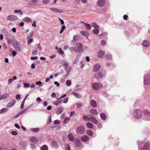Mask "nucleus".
Listing matches in <instances>:
<instances>
[{
    "label": "nucleus",
    "mask_w": 150,
    "mask_h": 150,
    "mask_svg": "<svg viewBox=\"0 0 150 150\" xmlns=\"http://www.w3.org/2000/svg\"><path fill=\"white\" fill-rule=\"evenodd\" d=\"M139 150H148L150 149V142L146 141V139L139 142Z\"/></svg>",
    "instance_id": "1"
},
{
    "label": "nucleus",
    "mask_w": 150,
    "mask_h": 150,
    "mask_svg": "<svg viewBox=\"0 0 150 150\" xmlns=\"http://www.w3.org/2000/svg\"><path fill=\"white\" fill-rule=\"evenodd\" d=\"M13 45L14 48L17 51L19 52L21 51L22 49L19 42L16 40H13Z\"/></svg>",
    "instance_id": "2"
},
{
    "label": "nucleus",
    "mask_w": 150,
    "mask_h": 150,
    "mask_svg": "<svg viewBox=\"0 0 150 150\" xmlns=\"http://www.w3.org/2000/svg\"><path fill=\"white\" fill-rule=\"evenodd\" d=\"M144 85H148L150 83V75L146 74L144 76Z\"/></svg>",
    "instance_id": "3"
},
{
    "label": "nucleus",
    "mask_w": 150,
    "mask_h": 150,
    "mask_svg": "<svg viewBox=\"0 0 150 150\" xmlns=\"http://www.w3.org/2000/svg\"><path fill=\"white\" fill-rule=\"evenodd\" d=\"M142 115V112L139 109H135L134 110V116L136 118L139 119Z\"/></svg>",
    "instance_id": "4"
},
{
    "label": "nucleus",
    "mask_w": 150,
    "mask_h": 150,
    "mask_svg": "<svg viewBox=\"0 0 150 150\" xmlns=\"http://www.w3.org/2000/svg\"><path fill=\"white\" fill-rule=\"evenodd\" d=\"M75 146L74 147V150H79V147L81 146V142L79 139H75L74 141Z\"/></svg>",
    "instance_id": "5"
},
{
    "label": "nucleus",
    "mask_w": 150,
    "mask_h": 150,
    "mask_svg": "<svg viewBox=\"0 0 150 150\" xmlns=\"http://www.w3.org/2000/svg\"><path fill=\"white\" fill-rule=\"evenodd\" d=\"M84 128L82 126H79L76 129V132L78 134H82L84 132Z\"/></svg>",
    "instance_id": "6"
},
{
    "label": "nucleus",
    "mask_w": 150,
    "mask_h": 150,
    "mask_svg": "<svg viewBox=\"0 0 150 150\" xmlns=\"http://www.w3.org/2000/svg\"><path fill=\"white\" fill-rule=\"evenodd\" d=\"M102 87V85L100 83H94L92 85V88L95 90H98Z\"/></svg>",
    "instance_id": "7"
},
{
    "label": "nucleus",
    "mask_w": 150,
    "mask_h": 150,
    "mask_svg": "<svg viewBox=\"0 0 150 150\" xmlns=\"http://www.w3.org/2000/svg\"><path fill=\"white\" fill-rule=\"evenodd\" d=\"M83 50V45L81 43H79L77 45L76 49L75 50V52H82Z\"/></svg>",
    "instance_id": "8"
},
{
    "label": "nucleus",
    "mask_w": 150,
    "mask_h": 150,
    "mask_svg": "<svg viewBox=\"0 0 150 150\" xmlns=\"http://www.w3.org/2000/svg\"><path fill=\"white\" fill-rule=\"evenodd\" d=\"M7 19L11 21L17 20L18 19V18L16 16L13 15H10L7 16Z\"/></svg>",
    "instance_id": "9"
},
{
    "label": "nucleus",
    "mask_w": 150,
    "mask_h": 150,
    "mask_svg": "<svg viewBox=\"0 0 150 150\" xmlns=\"http://www.w3.org/2000/svg\"><path fill=\"white\" fill-rule=\"evenodd\" d=\"M61 64L64 67L65 70H66L68 68L69 63L68 62L65 60H62L60 62Z\"/></svg>",
    "instance_id": "10"
},
{
    "label": "nucleus",
    "mask_w": 150,
    "mask_h": 150,
    "mask_svg": "<svg viewBox=\"0 0 150 150\" xmlns=\"http://www.w3.org/2000/svg\"><path fill=\"white\" fill-rule=\"evenodd\" d=\"M94 77L97 79H100L103 77V74L101 72H98L96 73L94 75Z\"/></svg>",
    "instance_id": "11"
},
{
    "label": "nucleus",
    "mask_w": 150,
    "mask_h": 150,
    "mask_svg": "<svg viewBox=\"0 0 150 150\" xmlns=\"http://www.w3.org/2000/svg\"><path fill=\"white\" fill-rule=\"evenodd\" d=\"M105 4V0H98L97 1V4L100 7H103Z\"/></svg>",
    "instance_id": "12"
},
{
    "label": "nucleus",
    "mask_w": 150,
    "mask_h": 150,
    "mask_svg": "<svg viewBox=\"0 0 150 150\" xmlns=\"http://www.w3.org/2000/svg\"><path fill=\"white\" fill-rule=\"evenodd\" d=\"M143 112L144 115L148 116L147 118H146V120H150V112L147 109H145Z\"/></svg>",
    "instance_id": "13"
},
{
    "label": "nucleus",
    "mask_w": 150,
    "mask_h": 150,
    "mask_svg": "<svg viewBox=\"0 0 150 150\" xmlns=\"http://www.w3.org/2000/svg\"><path fill=\"white\" fill-rule=\"evenodd\" d=\"M16 102V100H13L10 101L6 105V107L7 108H11L13 106Z\"/></svg>",
    "instance_id": "14"
},
{
    "label": "nucleus",
    "mask_w": 150,
    "mask_h": 150,
    "mask_svg": "<svg viewBox=\"0 0 150 150\" xmlns=\"http://www.w3.org/2000/svg\"><path fill=\"white\" fill-rule=\"evenodd\" d=\"M89 139V137L86 135L83 136L81 138V140L83 142H87Z\"/></svg>",
    "instance_id": "15"
},
{
    "label": "nucleus",
    "mask_w": 150,
    "mask_h": 150,
    "mask_svg": "<svg viewBox=\"0 0 150 150\" xmlns=\"http://www.w3.org/2000/svg\"><path fill=\"white\" fill-rule=\"evenodd\" d=\"M64 108L62 107H58L56 111V113L57 115H59L62 113L63 111Z\"/></svg>",
    "instance_id": "16"
},
{
    "label": "nucleus",
    "mask_w": 150,
    "mask_h": 150,
    "mask_svg": "<svg viewBox=\"0 0 150 150\" xmlns=\"http://www.w3.org/2000/svg\"><path fill=\"white\" fill-rule=\"evenodd\" d=\"M100 65L98 64H95L93 67V71L94 72H96L98 71L100 68Z\"/></svg>",
    "instance_id": "17"
},
{
    "label": "nucleus",
    "mask_w": 150,
    "mask_h": 150,
    "mask_svg": "<svg viewBox=\"0 0 150 150\" xmlns=\"http://www.w3.org/2000/svg\"><path fill=\"white\" fill-rule=\"evenodd\" d=\"M51 145L52 147L56 149H57L59 146L57 143L55 141H53L52 142Z\"/></svg>",
    "instance_id": "18"
},
{
    "label": "nucleus",
    "mask_w": 150,
    "mask_h": 150,
    "mask_svg": "<svg viewBox=\"0 0 150 150\" xmlns=\"http://www.w3.org/2000/svg\"><path fill=\"white\" fill-rule=\"evenodd\" d=\"M89 112L95 115H96L98 114V112L96 109L95 108L91 109L89 110Z\"/></svg>",
    "instance_id": "19"
},
{
    "label": "nucleus",
    "mask_w": 150,
    "mask_h": 150,
    "mask_svg": "<svg viewBox=\"0 0 150 150\" xmlns=\"http://www.w3.org/2000/svg\"><path fill=\"white\" fill-rule=\"evenodd\" d=\"M38 140V139L35 137L32 136L30 138V141L35 143H37Z\"/></svg>",
    "instance_id": "20"
},
{
    "label": "nucleus",
    "mask_w": 150,
    "mask_h": 150,
    "mask_svg": "<svg viewBox=\"0 0 150 150\" xmlns=\"http://www.w3.org/2000/svg\"><path fill=\"white\" fill-rule=\"evenodd\" d=\"M90 105L91 107L93 108H95L97 106L96 102L93 100H91L90 102Z\"/></svg>",
    "instance_id": "21"
},
{
    "label": "nucleus",
    "mask_w": 150,
    "mask_h": 150,
    "mask_svg": "<svg viewBox=\"0 0 150 150\" xmlns=\"http://www.w3.org/2000/svg\"><path fill=\"white\" fill-rule=\"evenodd\" d=\"M80 33L82 35L87 38L89 35L88 32L86 31L81 30L80 31Z\"/></svg>",
    "instance_id": "22"
},
{
    "label": "nucleus",
    "mask_w": 150,
    "mask_h": 150,
    "mask_svg": "<svg viewBox=\"0 0 150 150\" xmlns=\"http://www.w3.org/2000/svg\"><path fill=\"white\" fill-rule=\"evenodd\" d=\"M90 121H91L95 124H97L98 123V121L96 119V117L94 116H91L90 117Z\"/></svg>",
    "instance_id": "23"
},
{
    "label": "nucleus",
    "mask_w": 150,
    "mask_h": 150,
    "mask_svg": "<svg viewBox=\"0 0 150 150\" xmlns=\"http://www.w3.org/2000/svg\"><path fill=\"white\" fill-rule=\"evenodd\" d=\"M67 137L70 141L72 142L74 141V136L71 133H69L68 134Z\"/></svg>",
    "instance_id": "24"
},
{
    "label": "nucleus",
    "mask_w": 150,
    "mask_h": 150,
    "mask_svg": "<svg viewBox=\"0 0 150 150\" xmlns=\"http://www.w3.org/2000/svg\"><path fill=\"white\" fill-rule=\"evenodd\" d=\"M55 48L58 53L62 55L64 54V52L61 48H59L57 47H56Z\"/></svg>",
    "instance_id": "25"
},
{
    "label": "nucleus",
    "mask_w": 150,
    "mask_h": 150,
    "mask_svg": "<svg viewBox=\"0 0 150 150\" xmlns=\"http://www.w3.org/2000/svg\"><path fill=\"white\" fill-rule=\"evenodd\" d=\"M104 52L101 50L99 51L98 54V57L99 58L102 57L104 55Z\"/></svg>",
    "instance_id": "26"
},
{
    "label": "nucleus",
    "mask_w": 150,
    "mask_h": 150,
    "mask_svg": "<svg viewBox=\"0 0 150 150\" xmlns=\"http://www.w3.org/2000/svg\"><path fill=\"white\" fill-rule=\"evenodd\" d=\"M100 116L101 119L104 121L106 119V116L105 114L103 113H101L100 114Z\"/></svg>",
    "instance_id": "27"
},
{
    "label": "nucleus",
    "mask_w": 150,
    "mask_h": 150,
    "mask_svg": "<svg viewBox=\"0 0 150 150\" xmlns=\"http://www.w3.org/2000/svg\"><path fill=\"white\" fill-rule=\"evenodd\" d=\"M50 9L52 12L55 13H60L62 12V11H59L58 9L56 8H50Z\"/></svg>",
    "instance_id": "28"
},
{
    "label": "nucleus",
    "mask_w": 150,
    "mask_h": 150,
    "mask_svg": "<svg viewBox=\"0 0 150 150\" xmlns=\"http://www.w3.org/2000/svg\"><path fill=\"white\" fill-rule=\"evenodd\" d=\"M72 94L78 98H81L82 97L81 95L79 93L72 92Z\"/></svg>",
    "instance_id": "29"
},
{
    "label": "nucleus",
    "mask_w": 150,
    "mask_h": 150,
    "mask_svg": "<svg viewBox=\"0 0 150 150\" xmlns=\"http://www.w3.org/2000/svg\"><path fill=\"white\" fill-rule=\"evenodd\" d=\"M87 127L89 129H92L93 127V124L90 122H87L86 124Z\"/></svg>",
    "instance_id": "30"
},
{
    "label": "nucleus",
    "mask_w": 150,
    "mask_h": 150,
    "mask_svg": "<svg viewBox=\"0 0 150 150\" xmlns=\"http://www.w3.org/2000/svg\"><path fill=\"white\" fill-rule=\"evenodd\" d=\"M91 25L95 28L98 29L99 28V26L95 22L92 23L91 24Z\"/></svg>",
    "instance_id": "31"
},
{
    "label": "nucleus",
    "mask_w": 150,
    "mask_h": 150,
    "mask_svg": "<svg viewBox=\"0 0 150 150\" xmlns=\"http://www.w3.org/2000/svg\"><path fill=\"white\" fill-rule=\"evenodd\" d=\"M64 150H70L71 148L69 145L67 144H66L64 145Z\"/></svg>",
    "instance_id": "32"
},
{
    "label": "nucleus",
    "mask_w": 150,
    "mask_h": 150,
    "mask_svg": "<svg viewBox=\"0 0 150 150\" xmlns=\"http://www.w3.org/2000/svg\"><path fill=\"white\" fill-rule=\"evenodd\" d=\"M23 21L27 23H28L30 22H32V21L30 18L28 17H25L23 18Z\"/></svg>",
    "instance_id": "33"
},
{
    "label": "nucleus",
    "mask_w": 150,
    "mask_h": 150,
    "mask_svg": "<svg viewBox=\"0 0 150 150\" xmlns=\"http://www.w3.org/2000/svg\"><path fill=\"white\" fill-rule=\"evenodd\" d=\"M143 45L145 47H148L149 45V42L146 40L144 41L143 43Z\"/></svg>",
    "instance_id": "34"
},
{
    "label": "nucleus",
    "mask_w": 150,
    "mask_h": 150,
    "mask_svg": "<svg viewBox=\"0 0 150 150\" xmlns=\"http://www.w3.org/2000/svg\"><path fill=\"white\" fill-rule=\"evenodd\" d=\"M83 119L85 121H90V117H89L87 116L84 115L83 117Z\"/></svg>",
    "instance_id": "35"
},
{
    "label": "nucleus",
    "mask_w": 150,
    "mask_h": 150,
    "mask_svg": "<svg viewBox=\"0 0 150 150\" xmlns=\"http://www.w3.org/2000/svg\"><path fill=\"white\" fill-rule=\"evenodd\" d=\"M30 130L35 132H37L40 131L39 129L38 128H31L30 129Z\"/></svg>",
    "instance_id": "36"
},
{
    "label": "nucleus",
    "mask_w": 150,
    "mask_h": 150,
    "mask_svg": "<svg viewBox=\"0 0 150 150\" xmlns=\"http://www.w3.org/2000/svg\"><path fill=\"white\" fill-rule=\"evenodd\" d=\"M87 134L89 136H91L93 134V132L90 130H87L86 131Z\"/></svg>",
    "instance_id": "37"
},
{
    "label": "nucleus",
    "mask_w": 150,
    "mask_h": 150,
    "mask_svg": "<svg viewBox=\"0 0 150 150\" xmlns=\"http://www.w3.org/2000/svg\"><path fill=\"white\" fill-rule=\"evenodd\" d=\"M8 110V109L7 108H3L0 110V114L6 112Z\"/></svg>",
    "instance_id": "38"
},
{
    "label": "nucleus",
    "mask_w": 150,
    "mask_h": 150,
    "mask_svg": "<svg viewBox=\"0 0 150 150\" xmlns=\"http://www.w3.org/2000/svg\"><path fill=\"white\" fill-rule=\"evenodd\" d=\"M84 24L85 25V26L87 29H91V26L90 24L88 23H84Z\"/></svg>",
    "instance_id": "39"
},
{
    "label": "nucleus",
    "mask_w": 150,
    "mask_h": 150,
    "mask_svg": "<svg viewBox=\"0 0 150 150\" xmlns=\"http://www.w3.org/2000/svg\"><path fill=\"white\" fill-rule=\"evenodd\" d=\"M93 33L95 35H98L99 32V30L97 29H94L92 31Z\"/></svg>",
    "instance_id": "40"
},
{
    "label": "nucleus",
    "mask_w": 150,
    "mask_h": 150,
    "mask_svg": "<svg viewBox=\"0 0 150 150\" xmlns=\"http://www.w3.org/2000/svg\"><path fill=\"white\" fill-rule=\"evenodd\" d=\"M8 97V96H7L5 95H2L1 96H0V100L4 99H5Z\"/></svg>",
    "instance_id": "41"
},
{
    "label": "nucleus",
    "mask_w": 150,
    "mask_h": 150,
    "mask_svg": "<svg viewBox=\"0 0 150 150\" xmlns=\"http://www.w3.org/2000/svg\"><path fill=\"white\" fill-rule=\"evenodd\" d=\"M69 117H66L64 120V121H63V124H67V123L68 121L69 120Z\"/></svg>",
    "instance_id": "42"
},
{
    "label": "nucleus",
    "mask_w": 150,
    "mask_h": 150,
    "mask_svg": "<svg viewBox=\"0 0 150 150\" xmlns=\"http://www.w3.org/2000/svg\"><path fill=\"white\" fill-rule=\"evenodd\" d=\"M4 35L5 37V38L6 40L10 38L11 37V35L8 32Z\"/></svg>",
    "instance_id": "43"
},
{
    "label": "nucleus",
    "mask_w": 150,
    "mask_h": 150,
    "mask_svg": "<svg viewBox=\"0 0 150 150\" xmlns=\"http://www.w3.org/2000/svg\"><path fill=\"white\" fill-rule=\"evenodd\" d=\"M6 40L8 44L10 45L13 44V41L10 38L6 39Z\"/></svg>",
    "instance_id": "44"
},
{
    "label": "nucleus",
    "mask_w": 150,
    "mask_h": 150,
    "mask_svg": "<svg viewBox=\"0 0 150 150\" xmlns=\"http://www.w3.org/2000/svg\"><path fill=\"white\" fill-rule=\"evenodd\" d=\"M106 58L108 60H110L112 59V55L111 54H108L106 56Z\"/></svg>",
    "instance_id": "45"
},
{
    "label": "nucleus",
    "mask_w": 150,
    "mask_h": 150,
    "mask_svg": "<svg viewBox=\"0 0 150 150\" xmlns=\"http://www.w3.org/2000/svg\"><path fill=\"white\" fill-rule=\"evenodd\" d=\"M61 100H57L56 102H54L53 103V104L55 105L56 106H57L59 105V104L61 102Z\"/></svg>",
    "instance_id": "46"
},
{
    "label": "nucleus",
    "mask_w": 150,
    "mask_h": 150,
    "mask_svg": "<svg viewBox=\"0 0 150 150\" xmlns=\"http://www.w3.org/2000/svg\"><path fill=\"white\" fill-rule=\"evenodd\" d=\"M41 150H47V145H44L40 148Z\"/></svg>",
    "instance_id": "47"
},
{
    "label": "nucleus",
    "mask_w": 150,
    "mask_h": 150,
    "mask_svg": "<svg viewBox=\"0 0 150 150\" xmlns=\"http://www.w3.org/2000/svg\"><path fill=\"white\" fill-rule=\"evenodd\" d=\"M2 33L4 35L5 34L8 33V31L7 29L5 28H4L2 29Z\"/></svg>",
    "instance_id": "48"
},
{
    "label": "nucleus",
    "mask_w": 150,
    "mask_h": 150,
    "mask_svg": "<svg viewBox=\"0 0 150 150\" xmlns=\"http://www.w3.org/2000/svg\"><path fill=\"white\" fill-rule=\"evenodd\" d=\"M30 146H31V148L32 150H36V147L34 144H31Z\"/></svg>",
    "instance_id": "49"
},
{
    "label": "nucleus",
    "mask_w": 150,
    "mask_h": 150,
    "mask_svg": "<svg viewBox=\"0 0 150 150\" xmlns=\"http://www.w3.org/2000/svg\"><path fill=\"white\" fill-rule=\"evenodd\" d=\"M38 53V50L36 48L35 49V50H33L32 52V54L33 55H36Z\"/></svg>",
    "instance_id": "50"
},
{
    "label": "nucleus",
    "mask_w": 150,
    "mask_h": 150,
    "mask_svg": "<svg viewBox=\"0 0 150 150\" xmlns=\"http://www.w3.org/2000/svg\"><path fill=\"white\" fill-rule=\"evenodd\" d=\"M33 41V38H30L29 39H28V40L27 41V42L28 44L30 45Z\"/></svg>",
    "instance_id": "51"
},
{
    "label": "nucleus",
    "mask_w": 150,
    "mask_h": 150,
    "mask_svg": "<svg viewBox=\"0 0 150 150\" xmlns=\"http://www.w3.org/2000/svg\"><path fill=\"white\" fill-rule=\"evenodd\" d=\"M52 122L51 117L50 116L48 117V120H47V124H50Z\"/></svg>",
    "instance_id": "52"
},
{
    "label": "nucleus",
    "mask_w": 150,
    "mask_h": 150,
    "mask_svg": "<svg viewBox=\"0 0 150 150\" xmlns=\"http://www.w3.org/2000/svg\"><path fill=\"white\" fill-rule=\"evenodd\" d=\"M36 49L37 50H38L40 51L41 50H42V48L41 47H40V44L39 43L38 44V47L36 48Z\"/></svg>",
    "instance_id": "53"
},
{
    "label": "nucleus",
    "mask_w": 150,
    "mask_h": 150,
    "mask_svg": "<svg viewBox=\"0 0 150 150\" xmlns=\"http://www.w3.org/2000/svg\"><path fill=\"white\" fill-rule=\"evenodd\" d=\"M71 83V81L70 80H68L66 82V84L67 86H69Z\"/></svg>",
    "instance_id": "54"
},
{
    "label": "nucleus",
    "mask_w": 150,
    "mask_h": 150,
    "mask_svg": "<svg viewBox=\"0 0 150 150\" xmlns=\"http://www.w3.org/2000/svg\"><path fill=\"white\" fill-rule=\"evenodd\" d=\"M33 32H31L29 34L28 36L27 37V39H29L33 36Z\"/></svg>",
    "instance_id": "55"
},
{
    "label": "nucleus",
    "mask_w": 150,
    "mask_h": 150,
    "mask_svg": "<svg viewBox=\"0 0 150 150\" xmlns=\"http://www.w3.org/2000/svg\"><path fill=\"white\" fill-rule=\"evenodd\" d=\"M16 98L18 100H19L21 99V95L20 94H17L16 96Z\"/></svg>",
    "instance_id": "56"
},
{
    "label": "nucleus",
    "mask_w": 150,
    "mask_h": 150,
    "mask_svg": "<svg viewBox=\"0 0 150 150\" xmlns=\"http://www.w3.org/2000/svg\"><path fill=\"white\" fill-rule=\"evenodd\" d=\"M71 66L69 67L66 70H67V73H68V74H69L70 71L71 69Z\"/></svg>",
    "instance_id": "57"
},
{
    "label": "nucleus",
    "mask_w": 150,
    "mask_h": 150,
    "mask_svg": "<svg viewBox=\"0 0 150 150\" xmlns=\"http://www.w3.org/2000/svg\"><path fill=\"white\" fill-rule=\"evenodd\" d=\"M60 121L59 120H55L54 121V124H58L60 123Z\"/></svg>",
    "instance_id": "58"
},
{
    "label": "nucleus",
    "mask_w": 150,
    "mask_h": 150,
    "mask_svg": "<svg viewBox=\"0 0 150 150\" xmlns=\"http://www.w3.org/2000/svg\"><path fill=\"white\" fill-rule=\"evenodd\" d=\"M106 42L104 40H102L101 41V44L102 45H106Z\"/></svg>",
    "instance_id": "59"
},
{
    "label": "nucleus",
    "mask_w": 150,
    "mask_h": 150,
    "mask_svg": "<svg viewBox=\"0 0 150 150\" xmlns=\"http://www.w3.org/2000/svg\"><path fill=\"white\" fill-rule=\"evenodd\" d=\"M68 100V98H65L63 100V102L64 103H67Z\"/></svg>",
    "instance_id": "60"
},
{
    "label": "nucleus",
    "mask_w": 150,
    "mask_h": 150,
    "mask_svg": "<svg viewBox=\"0 0 150 150\" xmlns=\"http://www.w3.org/2000/svg\"><path fill=\"white\" fill-rule=\"evenodd\" d=\"M37 23V21H34L33 22V23H32V26L33 27H36V23Z\"/></svg>",
    "instance_id": "61"
},
{
    "label": "nucleus",
    "mask_w": 150,
    "mask_h": 150,
    "mask_svg": "<svg viewBox=\"0 0 150 150\" xmlns=\"http://www.w3.org/2000/svg\"><path fill=\"white\" fill-rule=\"evenodd\" d=\"M38 57L37 56L32 57H30L31 59L32 60H36L38 59Z\"/></svg>",
    "instance_id": "62"
},
{
    "label": "nucleus",
    "mask_w": 150,
    "mask_h": 150,
    "mask_svg": "<svg viewBox=\"0 0 150 150\" xmlns=\"http://www.w3.org/2000/svg\"><path fill=\"white\" fill-rule=\"evenodd\" d=\"M31 1L33 3L32 4V5H35V4L38 2V0H31Z\"/></svg>",
    "instance_id": "63"
},
{
    "label": "nucleus",
    "mask_w": 150,
    "mask_h": 150,
    "mask_svg": "<svg viewBox=\"0 0 150 150\" xmlns=\"http://www.w3.org/2000/svg\"><path fill=\"white\" fill-rule=\"evenodd\" d=\"M0 150H7L6 148L3 146H0Z\"/></svg>",
    "instance_id": "64"
}]
</instances>
